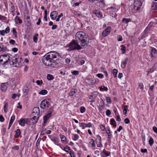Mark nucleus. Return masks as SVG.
I'll return each mask as SVG.
<instances>
[{"label":"nucleus","instance_id":"3","mask_svg":"<svg viewBox=\"0 0 157 157\" xmlns=\"http://www.w3.org/2000/svg\"><path fill=\"white\" fill-rule=\"evenodd\" d=\"M10 56L8 54H4L0 56V63L3 62L2 65L4 67L8 64Z\"/></svg>","mask_w":157,"mask_h":157},{"label":"nucleus","instance_id":"14","mask_svg":"<svg viewBox=\"0 0 157 157\" xmlns=\"http://www.w3.org/2000/svg\"><path fill=\"white\" fill-rule=\"evenodd\" d=\"M25 23L28 26H29L31 24L30 17L29 16H27L25 19Z\"/></svg>","mask_w":157,"mask_h":157},{"label":"nucleus","instance_id":"44","mask_svg":"<svg viewBox=\"0 0 157 157\" xmlns=\"http://www.w3.org/2000/svg\"><path fill=\"white\" fill-rule=\"evenodd\" d=\"M117 40L121 41L122 40V36L121 35H118L117 36Z\"/></svg>","mask_w":157,"mask_h":157},{"label":"nucleus","instance_id":"52","mask_svg":"<svg viewBox=\"0 0 157 157\" xmlns=\"http://www.w3.org/2000/svg\"><path fill=\"white\" fill-rule=\"evenodd\" d=\"M96 75L98 77L101 78H102L103 77V75L101 74H98Z\"/></svg>","mask_w":157,"mask_h":157},{"label":"nucleus","instance_id":"23","mask_svg":"<svg viewBox=\"0 0 157 157\" xmlns=\"http://www.w3.org/2000/svg\"><path fill=\"white\" fill-rule=\"evenodd\" d=\"M21 130L19 129H17L16 131L15 135V137L16 138H17L21 134Z\"/></svg>","mask_w":157,"mask_h":157},{"label":"nucleus","instance_id":"12","mask_svg":"<svg viewBox=\"0 0 157 157\" xmlns=\"http://www.w3.org/2000/svg\"><path fill=\"white\" fill-rule=\"evenodd\" d=\"M39 113L40 110L38 107H35L33 109L32 114H34L36 115L39 116Z\"/></svg>","mask_w":157,"mask_h":157},{"label":"nucleus","instance_id":"58","mask_svg":"<svg viewBox=\"0 0 157 157\" xmlns=\"http://www.w3.org/2000/svg\"><path fill=\"white\" fill-rule=\"evenodd\" d=\"M106 100L107 103H110L111 102L110 98L109 97H106Z\"/></svg>","mask_w":157,"mask_h":157},{"label":"nucleus","instance_id":"54","mask_svg":"<svg viewBox=\"0 0 157 157\" xmlns=\"http://www.w3.org/2000/svg\"><path fill=\"white\" fill-rule=\"evenodd\" d=\"M101 71H102L103 73H104V75H105L106 77L107 76L108 74L107 71H105L104 69L103 68H101Z\"/></svg>","mask_w":157,"mask_h":157},{"label":"nucleus","instance_id":"4","mask_svg":"<svg viewBox=\"0 0 157 157\" xmlns=\"http://www.w3.org/2000/svg\"><path fill=\"white\" fill-rule=\"evenodd\" d=\"M70 50H80L81 49V47L78 44L77 42L73 40L70 44Z\"/></svg>","mask_w":157,"mask_h":157},{"label":"nucleus","instance_id":"47","mask_svg":"<svg viewBox=\"0 0 157 157\" xmlns=\"http://www.w3.org/2000/svg\"><path fill=\"white\" fill-rule=\"evenodd\" d=\"M10 31V29L9 27H7L6 29L5 30H4V32L6 33H9Z\"/></svg>","mask_w":157,"mask_h":157},{"label":"nucleus","instance_id":"21","mask_svg":"<svg viewBox=\"0 0 157 157\" xmlns=\"http://www.w3.org/2000/svg\"><path fill=\"white\" fill-rule=\"evenodd\" d=\"M94 13L98 17H101L102 14L98 10H96L94 12Z\"/></svg>","mask_w":157,"mask_h":157},{"label":"nucleus","instance_id":"40","mask_svg":"<svg viewBox=\"0 0 157 157\" xmlns=\"http://www.w3.org/2000/svg\"><path fill=\"white\" fill-rule=\"evenodd\" d=\"M74 137L73 138V140L74 141H76L77 140L79 137L76 134H74Z\"/></svg>","mask_w":157,"mask_h":157},{"label":"nucleus","instance_id":"51","mask_svg":"<svg viewBox=\"0 0 157 157\" xmlns=\"http://www.w3.org/2000/svg\"><path fill=\"white\" fill-rule=\"evenodd\" d=\"M124 123L126 124H128L130 122L128 118L124 119Z\"/></svg>","mask_w":157,"mask_h":157},{"label":"nucleus","instance_id":"35","mask_svg":"<svg viewBox=\"0 0 157 157\" xmlns=\"http://www.w3.org/2000/svg\"><path fill=\"white\" fill-rule=\"evenodd\" d=\"M149 143L151 146H152L153 144L154 141L153 138L152 137H150L149 140Z\"/></svg>","mask_w":157,"mask_h":157},{"label":"nucleus","instance_id":"56","mask_svg":"<svg viewBox=\"0 0 157 157\" xmlns=\"http://www.w3.org/2000/svg\"><path fill=\"white\" fill-rule=\"evenodd\" d=\"M105 113H106V114L107 115V116H109V115H110L111 114V111H110L109 110V109H108L107 110L106 112H105Z\"/></svg>","mask_w":157,"mask_h":157},{"label":"nucleus","instance_id":"10","mask_svg":"<svg viewBox=\"0 0 157 157\" xmlns=\"http://www.w3.org/2000/svg\"><path fill=\"white\" fill-rule=\"evenodd\" d=\"M53 110L50 109L49 111L48 112L47 114L43 118L44 123V124L46 123L47 122V120L50 118L51 115L52 113Z\"/></svg>","mask_w":157,"mask_h":157},{"label":"nucleus","instance_id":"55","mask_svg":"<svg viewBox=\"0 0 157 157\" xmlns=\"http://www.w3.org/2000/svg\"><path fill=\"white\" fill-rule=\"evenodd\" d=\"M36 83L38 85H40L42 84L43 82L42 80H37L36 82Z\"/></svg>","mask_w":157,"mask_h":157},{"label":"nucleus","instance_id":"63","mask_svg":"<svg viewBox=\"0 0 157 157\" xmlns=\"http://www.w3.org/2000/svg\"><path fill=\"white\" fill-rule=\"evenodd\" d=\"M9 42L10 44H14L15 43V41L14 40H11Z\"/></svg>","mask_w":157,"mask_h":157},{"label":"nucleus","instance_id":"61","mask_svg":"<svg viewBox=\"0 0 157 157\" xmlns=\"http://www.w3.org/2000/svg\"><path fill=\"white\" fill-rule=\"evenodd\" d=\"M41 22V17H40L39 18L38 21L36 23V24L38 25H39L40 24V23Z\"/></svg>","mask_w":157,"mask_h":157},{"label":"nucleus","instance_id":"32","mask_svg":"<svg viewBox=\"0 0 157 157\" xmlns=\"http://www.w3.org/2000/svg\"><path fill=\"white\" fill-rule=\"evenodd\" d=\"M48 92L46 90H41L39 93V94L42 95H44L46 94Z\"/></svg>","mask_w":157,"mask_h":157},{"label":"nucleus","instance_id":"49","mask_svg":"<svg viewBox=\"0 0 157 157\" xmlns=\"http://www.w3.org/2000/svg\"><path fill=\"white\" fill-rule=\"evenodd\" d=\"M69 154L71 157H75L74 152L73 151H70L69 152Z\"/></svg>","mask_w":157,"mask_h":157},{"label":"nucleus","instance_id":"59","mask_svg":"<svg viewBox=\"0 0 157 157\" xmlns=\"http://www.w3.org/2000/svg\"><path fill=\"white\" fill-rule=\"evenodd\" d=\"M51 140L52 141L55 143L58 142L57 139L56 138H54L53 139H51Z\"/></svg>","mask_w":157,"mask_h":157},{"label":"nucleus","instance_id":"33","mask_svg":"<svg viewBox=\"0 0 157 157\" xmlns=\"http://www.w3.org/2000/svg\"><path fill=\"white\" fill-rule=\"evenodd\" d=\"M101 137L98 135L96 136V143L101 142Z\"/></svg>","mask_w":157,"mask_h":157},{"label":"nucleus","instance_id":"48","mask_svg":"<svg viewBox=\"0 0 157 157\" xmlns=\"http://www.w3.org/2000/svg\"><path fill=\"white\" fill-rule=\"evenodd\" d=\"M60 137L61 140L63 141H64L66 139V138L65 136L63 135H60Z\"/></svg>","mask_w":157,"mask_h":157},{"label":"nucleus","instance_id":"26","mask_svg":"<svg viewBox=\"0 0 157 157\" xmlns=\"http://www.w3.org/2000/svg\"><path fill=\"white\" fill-rule=\"evenodd\" d=\"M8 83L7 82L2 83L1 85V88H7L8 87Z\"/></svg>","mask_w":157,"mask_h":157},{"label":"nucleus","instance_id":"46","mask_svg":"<svg viewBox=\"0 0 157 157\" xmlns=\"http://www.w3.org/2000/svg\"><path fill=\"white\" fill-rule=\"evenodd\" d=\"M12 32L13 34L14 35L15 37H17V32L16 30V29L15 28H13V30H12Z\"/></svg>","mask_w":157,"mask_h":157},{"label":"nucleus","instance_id":"34","mask_svg":"<svg viewBox=\"0 0 157 157\" xmlns=\"http://www.w3.org/2000/svg\"><path fill=\"white\" fill-rule=\"evenodd\" d=\"M130 21V19H127L124 18L122 19V21L123 23H127L128 22Z\"/></svg>","mask_w":157,"mask_h":157},{"label":"nucleus","instance_id":"11","mask_svg":"<svg viewBox=\"0 0 157 157\" xmlns=\"http://www.w3.org/2000/svg\"><path fill=\"white\" fill-rule=\"evenodd\" d=\"M111 28L110 26L107 27L106 29L104 30L102 33V36L103 37L106 36L110 32Z\"/></svg>","mask_w":157,"mask_h":157},{"label":"nucleus","instance_id":"7","mask_svg":"<svg viewBox=\"0 0 157 157\" xmlns=\"http://www.w3.org/2000/svg\"><path fill=\"white\" fill-rule=\"evenodd\" d=\"M50 105V103L46 100H43L40 104V107L43 109L48 107Z\"/></svg>","mask_w":157,"mask_h":157},{"label":"nucleus","instance_id":"39","mask_svg":"<svg viewBox=\"0 0 157 157\" xmlns=\"http://www.w3.org/2000/svg\"><path fill=\"white\" fill-rule=\"evenodd\" d=\"M90 144L92 145V146L93 147H94L95 146V144L94 143V140L93 139H91L90 140Z\"/></svg>","mask_w":157,"mask_h":157},{"label":"nucleus","instance_id":"9","mask_svg":"<svg viewBox=\"0 0 157 157\" xmlns=\"http://www.w3.org/2000/svg\"><path fill=\"white\" fill-rule=\"evenodd\" d=\"M141 2L140 1H135L133 4V9L136 10H138L141 6Z\"/></svg>","mask_w":157,"mask_h":157},{"label":"nucleus","instance_id":"36","mask_svg":"<svg viewBox=\"0 0 157 157\" xmlns=\"http://www.w3.org/2000/svg\"><path fill=\"white\" fill-rule=\"evenodd\" d=\"M117 70L116 69H114L112 71V73L113 74L114 77H117Z\"/></svg>","mask_w":157,"mask_h":157},{"label":"nucleus","instance_id":"6","mask_svg":"<svg viewBox=\"0 0 157 157\" xmlns=\"http://www.w3.org/2000/svg\"><path fill=\"white\" fill-rule=\"evenodd\" d=\"M10 65L16 67H18L19 66L18 62L17 60V58L14 56L12 57L10 61Z\"/></svg>","mask_w":157,"mask_h":157},{"label":"nucleus","instance_id":"19","mask_svg":"<svg viewBox=\"0 0 157 157\" xmlns=\"http://www.w3.org/2000/svg\"><path fill=\"white\" fill-rule=\"evenodd\" d=\"M157 52V50L154 48H152L151 51V55L152 57H154Z\"/></svg>","mask_w":157,"mask_h":157},{"label":"nucleus","instance_id":"31","mask_svg":"<svg viewBox=\"0 0 157 157\" xmlns=\"http://www.w3.org/2000/svg\"><path fill=\"white\" fill-rule=\"evenodd\" d=\"M111 125L113 126V127H115L116 126V123L114 119L113 118L111 119L110 121Z\"/></svg>","mask_w":157,"mask_h":157},{"label":"nucleus","instance_id":"25","mask_svg":"<svg viewBox=\"0 0 157 157\" xmlns=\"http://www.w3.org/2000/svg\"><path fill=\"white\" fill-rule=\"evenodd\" d=\"M76 93L75 89H71L70 92L69 93V95L70 96H72L74 95Z\"/></svg>","mask_w":157,"mask_h":157},{"label":"nucleus","instance_id":"5","mask_svg":"<svg viewBox=\"0 0 157 157\" xmlns=\"http://www.w3.org/2000/svg\"><path fill=\"white\" fill-rule=\"evenodd\" d=\"M59 55L58 53L55 51H52L48 53L46 55L50 59H51L52 61H54V62H55L54 59H56L57 56H58Z\"/></svg>","mask_w":157,"mask_h":157},{"label":"nucleus","instance_id":"29","mask_svg":"<svg viewBox=\"0 0 157 157\" xmlns=\"http://www.w3.org/2000/svg\"><path fill=\"white\" fill-rule=\"evenodd\" d=\"M90 2L93 3L95 1H97L99 3H103L104 2V0H88Z\"/></svg>","mask_w":157,"mask_h":157},{"label":"nucleus","instance_id":"50","mask_svg":"<svg viewBox=\"0 0 157 157\" xmlns=\"http://www.w3.org/2000/svg\"><path fill=\"white\" fill-rule=\"evenodd\" d=\"M63 16V14L62 13H61L58 16V18H57L56 19V21H59V19L60 17Z\"/></svg>","mask_w":157,"mask_h":157},{"label":"nucleus","instance_id":"18","mask_svg":"<svg viewBox=\"0 0 157 157\" xmlns=\"http://www.w3.org/2000/svg\"><path fill=\"white\" fill-rule=\"evenodd\" d=\"M106 132L107 134V137L108 138L110 139L112 137V134L110 133V129L108 128H105Z\"/></svg>","mask_w":157,"mask_h":157},{"label":"nucleus","instance_id":"42","mask_svg":"<svg viewBox=\"0 0 157 157\" xmlns=\"http://www.w3.org/2000/svg\"><path fill=\"white\" fill-rule=\"evenodd\" d=\"M70 150V147L68 146H66L64 148V150L66 152H68V151Z\"/></svg>","mask_w":157,"mask_h":157},{"label":"nucleus","instance_id":"15","mask_svg":"<svg viewBox=\"0 0 157 157\" xmlns=\"http://www.w3.org/2000/svg\"><path fill=\"white\" fill-rule=\"evenodd\" d=\"M9 4L10 6L9 11L11 13L13 12L15 10L14 5L11 2H9Z\"/></svg>","mask_w":157,"mask_h":157},{"label":"nucleus","instance_id":"8","mask_svg":"<svg viewBox=\"0 0 157 157\" xmlns=\"http://www.w3.org/2000/svg\"><path fill=\"white\" fill-rule=\"evenodd\" d=\"M19 124L22 126H24L25 124H29V119L28 118H21L19 121Z\"/></svg>","mask_w":157,"mask_h":157},{"label":"nucleus","instance_id":"27","mask_svg":"<svg viewBox=\"0 0 157 157\" xmlns=\"http://www.w3.org/2000/svg\"><path fill=\"white\" fill-rule=\"evenodd\" d=\"M102 153H104L106 156H108L109 155L110 153L109 151H106L104 149L102 151Z\"/></svg>","mask_w":157,"mask_h":157},{"label":"nucleus","instance_id":"24","mask_svg":"<svg viewBox=\"0 0 157 157\" xmlns=\"http://www.w3.org/2000/svg\"><path fill=\"white\" fill-rule=\"evenodd\" d=\"M151 7L153 10H156L157 9V3L156 2H153L152 3Z\"/></svg>","mask_w":157,"mask_h":157},{"label":"nucleus","instance_id":"62","mask_svg":"<svg viewBox=\"0 0 157 157\" xmlns=\"http://www.w3.org/2000/svg\"><path fill=\"white\" fill-rule=\"evenodd\" d=\"M23 91L24 94V95H26L27 94L28 92V89H24L23 90Z\"/></svg>","mask_w":157,"mask_h":157},{"label":"nucleus","instance_id":"45","mask_svg":"<svg viewBox=\"0 0 157 157\" xmlns=\"http://www.w3.org/2000/svg\"><path fill=\"white\" fill-rule=\"evenodd\" d=\"M71 73L72 75H76L79 74V71H74Z\"/></svg>","mask_w":157,"mask_h":157},{"label":"nucleus","instance_id":"16","mask_svg":"<svg viewBox=\"0 0 157 157\" xmlns=\"http://www.w3.org/2000/svg\"><path fill=\"white\" fill-rule=\"evenodd\" d=\"M14 20L15 23L17 25L21 24L22 23V21L21 19L20 18L17 16L16 17Z\"/></svg>","mask_w":157,"mask_h":157},{"label":"nucleus","instance_id":"64","mask_svg":"<svg viewBox=\"0 0 157 157\" xmlns=\"http://www.w3.org/2000/svg\"><path fill=\"white\" fill-rule=\"evenodd\" d=\"M4 121V117L2 116V115H1L0 116V121L1 122H3Z\"/></svg>","mask_w":157,"mask_h":157},{"label":"nucleus","instance_id":"22","mask_svg":"<svg viewBox=\"0 0 157 157\" xmlns=\"http://www.w3.org/2000/svg\"><path fill=\"white\" fill-rule=\"evenodd\" d=\"M15 116H12L10 118V122H9V127H11L12 124L13 123V122L15 119Z\"/></svg>","mask_w":157,"mask_h":157},{"label":"nucleus","instance_id":"28","mask_svg":"<svg viewBox=\"0 0 157 157\" xmlns=\"http://www.w3.org/2000/svg\"><path fill=\"white\" fill-rule=\"evenodd\" d=\"M121 50L122 51V53L124 54L126 52V48L125 46L123 45H122L121 46Z\"/></svg>","mask_w":157,"mask_h":157},{"label":"nucleus","instance_id":"13","mask_svg":"<svg viewBox=\"0 0 157 157\" xmlns=\"http://www.w3.org/2000/svg\"><path fill=\"white\" fill-rule=\"evenodd\" d=\"M57 15L58 13L57 12L53 11L51 13L50 16L52 19L54 20L56 18Z\"/></svg>","mask_w":157,"mask_h":157},{"label":"nucleus","instance_id":"41","mask_svg":"<svg viewBox=\"0 0 157 157\" xmlns=\"http://www.w3.org/2000/svg\"><path fill=\"white\" fill-rule=\"evenodd\" d=\"M86 110L85 108L83 106H82L80 109V112L82 113H84Z\"/></svg>","mask_w":157,"mask_h":157},{"label":"nucleus","instance_id":"37","mask_svg":"<svg viewBox=\"0 0 157 157\" xmlns=\"http://www.w3.org/2000/svg\"><path fill=\"white\" fill-rule=\"evenodd\" d=\"M47 79L48 80H52L54 79L53 76L51 74H48L47 75Z\"/></svg>","mask_w":157,"mask_h":157},{"label":"nucleus","instance_id":"57","mask_svg":"<svg viewBox=\"0 0 157 157\" xmlns=\"http://www.w3.org/2000/svg\"><path fill=\"white\" fill-rule=\"evenodd\" d=\"M100 129L102 131L104 130L105 129V127L103 124H101L100 125Z\"/></svg>","mask_w":157,"mask_h":157},{"label":"nucleus","instance_id":"17","mask_svg":"<svg viewBox=\"0 0 157 157\" xmlns=\"http://www.w3.org/2000/svg\"><path fill=\"white\" fill-rule=\"evenodd\" d=\"M128 60V58H126L124 59V60L121 62V66L122 68H124L125 67Z\"/></svg>","mask_w":157,"mask_h":157},{"label":"nucleus","instance_id":"43","mask_svg":"<svg viewBox=\"0 0 157 157\" xmlns=\"http://www.w3.org/2000/svg\"><path fill=\"white\" fill-rule=\"evenodd\" d=\"M86 124L84 123H80L79 126L81 127H82V128L83 129H84L86 127Z\"/></svg>","mask_w":157,"mask_h":157},{"label":"nucleus","instance_id":"38","mask_svg":"<svg viewBox=\"0 0 157 157\" xmlns=\"http://www.w3.org/2000/svg\"><path fill=\"white\" fill-rule=\"evenodd\" d=\"M5 51V49L4 48L3 45L0 46V52H3Z\"/></svg>","mask_w":157,"mask_h":157},{"label":"nucleus","instance_id":"60","mask_svg":"<svg viewBox=\"0 0 157 157\" xmlns=\"http://www.w3.org/2000/svg\"><path fill=\"white\" fill-rule=\"evenodd\" d=\"M152 130L155 132L157 134V128L156 127H153L152 128Z\"/></svg>","mask_w":157,"mask_h":157},{"label":"nucleus","instance_id":"2","mask_svg":"<svg viewBox=\"0 0 157 157\" xmlns=\"http://www.w3.org/2000/svg\"><path fill=\"white\" fill-rule=\"evenodd\" d=\"M58 61V60H56V62H54V61H52L49 58L47 55L45 56L43 59V62L44 65L49 66L54 65L55 64L56 66L55 67H60L61 66V63H57Z\"/></svg>","mask_w":157,"mask_h":157},{"label":"nucleus","instance_id":"53","mask_svg":"<svg viewBox=\"0 0 157 157\" xmlns=\"http://www.w3.org/2000/svg\"><path fill=\"white\" fill-rule=\"evenodd\" d=\"M89 99H90V101L92 102L94 101V98L93 97V95H91L89 98Z\"/></svg>","mask_w":157,"mask_h":157},{"label":"nucleus","instance_id":"20","mask_svg":"<svg viewBox=\"0 0 157 157\" xmlns=\"http://www.w3.org/2000/svg\"><path fill=\"white\" fill-rule=\"evenodd\" d=\"M32 116H33V117H32V119L33 123H35L37 121L38 118L39 117V116L36 115L34 114H32Z\"/></svg>","mask_w":157,"mask_h":157},{"label":"nucleus","instance_id":"1","mask_svg":"<svg viewBox=\"0 0 157 157\" xmlns=\"http://www.w3.org/2000/svg\"><path fill=\"white\" fill-rule=\"evenodd\" d=\"M75 39L81 42L80 44L82 46H84L89 42V38L88 36L83 32H78L75 35Z\"/></svg>","mask_w":157,"mask_h":157},{"label":"nucleus","instance_id":"30","mask_svg":"<svg viewBox=\"0 0 157 157\" xmlns=\"http://www.w3.org/2000/svg\"><path fill=\"white\" fill-rule=\"evenodd\" d=\"M38 36V34L36 33L35 35H34L33 36V40L34 42L35 43H36L37 42L38 40L37 37Z\"/></svg>","mask_w":157,"mask_h":157}]
</instances>
